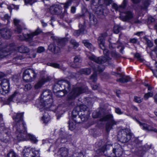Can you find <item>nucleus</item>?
Instances as JSON below:
<instances>
[{
  "label": "nucleus",
  "instance_id": "obj_47",
  "mask_svg": "<svg viewBox=\"0 0 157 157\" xmlns=\"http://www.w3.org/2000/svg\"><path fill=\"white\" fill-rule=\"evenodd\" d=\"M91 79L93 82H95L97 80V76L96 74L94 73L90 77Z\"/></svg>",
  "mask_w": 157,
  "mask_h": 157
},
{
  "label": "nucleus",
  "instance_id": "obj_11",
  "mask_svg": "<svg viewBox=\"0 0 157 157\" xmlns=\"http://www.w3.org/2000/svg\"><path fill=\"white\" fill-rule=\"evenodd\" d=\"M59 87V89H62L66 92H67L70 91L71 85L68 81L61 80L59 81L55 85L54 87Z\"/></svg>",
  "mask_w": 157,
  "mask_h": 157
},
{
  "label": "nucleus",
  "instance_id": "obj_25",
  "mask_svg": "<svg viewBox=\"0 0 157 157\" xmlns=\"http://www.w3.org/2000/svg\"><path fill=\"white\" fill-rule=\"evenodd\" d=\"M45 108L44 109H41V110L42 111L43 110L44 111V114H43V116L41 117V120L44 123L46 124L50 120V117L48 115L47 113H46L45 110V107L44 108ZM41 112V111H40Z\"/></svg>",
  "mask_w": 157,
  "mask_h": 157
},
{
  "label": "nucleus",
  "instance_id": "obj_26",
  "mask_svg": "<svg viewBox=\"0 0 157 157\" xmlns=\"http://www.w3.org/2000/svg\"><path fill=\"white\" fill-rule=\"evenodd\" d=\"M121 78L117 79V82H119L122 83L127 82L130 81L131 78L128 76H123L120 75Z\"/></svg>",
  "mask_w": 157,
  "mask_h": 157
},
{
  "label": "nucleus",
  "instance_id": "obj_58",
  "mask_svg": "<svg viewBox=\"0 0 157 157\" xmlns=\"http://www.w3.org/2000/svg\"><path fill=\"white\" fill-rule=\"evenodd\" d=\"M76 8L75 7H72L71 9V12L72 13H74L75 12Z\"/></svg>",
  "mask_w": 157,
  "mask_h": 157
},
{
  "label": "nucleus",
  "instance_id": "obj_14",
  "mask_svg": "<svg viewBox=\"0 0 157 157\" xmlns=\"http://www.w3.org/2000/svg\"><path fill=\"white\" fill-rule=\"evenodd\" d=\"M41 32V30L38 28L34 32L30 34H28L27 35L22 34L23 36L20 35L19 36L20 40H23L24 38L27 39H32L34 36L39 34Z\"/></svg>",
  "mask_w": 157,
  "mask_h": 157
},
{
  "label": "nucleus",
  "instance_id": "obj_17",
  "mask_svg": "<svg viewBox=\"0 0 157 157\" xmlns=\"http://www.w3.org/2000/svg\"><path fill=\"white\" fill-rule=\"evenodd\" d=\"M137 121L143 130L147 131H152L157 132V129L156 128L146 124L141 123L138 121Z\"/></svg>",
  "mask_w": 157,
  "mask_h": 157
},
{
  "label": "nucleus",
  "instance_id": "obj_64",
  "mask_svg": "<svg viewBox=\"0 0 157 157\" xmlns=\"http://www.w3.org/2000/svg\"><path fill=\"white\" fill-rule=\"evenodd\" d=\"M156 54L157 57V46L153 50Z\"/></svg>",
  "mask_w": 157,
  "mask_h": 157
},
{
  "label": "nucleus",
  "instance_id": "obj_42",
  "mask_svg": "<svg viewBox=\"0 0 157 157\" xmlns=\"http://www.w3.org/2000/svg\"><path fill=\"white\" fill-rule=\"evenodd\" d=\"M153 95V93L151 92H148L145 94L144 95V98L145 100H147L149 97L152 96Z\"/></svg>",
  "mask_w": 157,
  "mask_h": 157
},
{
  "label": "nucleus",
  "instance_id": "obj_57",
  "mask_svg": "<svg viewBox=\"0 0 157 157\" xmlns=\"http://www.w3.org/2000/svg\"><path fill=\"white\" fill-rule=\"evenodd\" d=\"M155 21V19L151 17H149L148 18V21L149 23L153 22Z\"/></svg>",
  "mask_w": 157,
  "mask_h": 157
},
{
  "label": "nucleus",
  "instance_id": "obj_1",
  "mask_svg": "<svg viewBox=\"0 0 157 157\" xmlns=\"http://www.w3.org/2000/svg\"><path fill=\"white\" fill-rule=\"evenodd\" d=\"M23 113H14L13 118L14 121L13 127L15 134L13 138L18 141L26 138L27 131L23 121Z\"/></svg>",
  "mask_w": 157,
  "mask_h": 157
},
{
  "label": "nucleus",
  "instance_id": "obj_15",
  "mask_svg": "<svg viewBox=\"0 0 157 157\" xmlns=\"http://www.w3.org/2000/svg\"><path fill=\"white\" fill-rule=\"evenodd\" d=\"M128 3V0H123L122 4L119 6L115 3H113L112 5V7L116 11H118L120 13H123Z\"/></svg>",
  "mask_w": 157,
  "mask_h": 157
},
{
  "label": "nucleus",
  "instance_id": "obj_35",
  "mask_svg": "<svg viewBox=\"0 0 157 157\" xmlns=\"http://www.w3.org/2000/svg\"><path fill=\"white\" fill-rule=\"evenodd\" d=\"M19 51L21 53H27L29 52V50L27 47L21 46L19 48Z\"/></svg>",
  "mask_w": 157,
  "mask_h": 157
},
{
  "label": "nucleus",
  "instance_id": "obj_23",
  "mask_svg": "<svg viewBox=\"0 0 157 157\" xmlns=\"http://www.w3.org/2000/svg\"><path fill=\"white\" fill-rule=\"evenodd\" d=\"M47 81V80L45 78H42L35 83L34 86V88L35 90H38Z\"/></svg>",
  "mask_w": 157,
  "mask_h": 157
},
{
  "label": "nucleus",
  "instance_id": "obj_53",
  "mask_svg": "<svg viewBox=\"0 0 157 157\" xmlns=\"http://www.w3.org/2000/svg\"><path fill=\"white\" fill-rule=\"evenodd\" d=\"M115 112L117 113L119 115L123 113L121 109L118 108H115Z\"/></svg>",
  "mask_w": 157,
  "mask_h": 157
},
{
  "label": "nucleus",
  "instance_id": "obj_62",
  "mask_svg": "<svg viewBox=\"0 0 157 157\" xmlns=\"http://www.w3.org/2000/svg\"><path fill=\"white\" fill-rule=\"evenodd\" d=\"M98 87V86L96 85H93L92 86V88L94 90L97 89Z\"/></svg>",
  "mask_w": 157,
  "mask_h": 157
},
{
  "label": "nucleus",
  "instance_id": "obj_3",
  "mask_svg": "<svg viewBox=\"0 0 157 157\" xmlns=\"http://www.w3.org/2000/svg\"><path fill=\"white\" fill-rule=\"evenodd\" d=\"M53 102V100L51 96V93L48 90L43 91L40 100L36 101V105L39 108L40 111H42L41 109H45L49 107Z\"/></svg>",
  "mask_w": 157,
  "mask_h": 157
},
{
  "label": "nucleus",
  "instance_id": "obj_27",
  "mask_svg": "<svg viewBox=\"0 0 157 157\" xmlns=\"http://www.w3.org/2000/svg\"><path fill=\"white\" fill-rule=\"evenodd\" d=\"M56 87H54L53 91V92L56 96L60 97L64 96L65 94L67 93L62 89H60L59 90L57 91L56 90Z\"/></svg>",
  "mask_w": 157,
  "mask_h": 157
},
{
  "label": "nucleus",
  "instance_id": "obj_49",
  "mask_svg": "<svg viewBox=\"0 0 157 157\" xmlns=\"http://www.w3.org/2000/svg\"><path fill=\"white\" fill-rule=\"evenodd\" d=\"M16 155L13 151H10L8 154L7 157H16Z\"/></svg>",
  "mask_w": 157,
  "mask_h": 157
},
{
  "label": "nucleus",
  "instance_id": "obj_19",
  "mask_svg": "<svg viewBox=\"0 0 157 157\" xmlns=\"http://www.w3.org/2000/svg\"><path fill=\"white\" fill-rule=\"evenodd\" d=\"M96 145L98 147V148L96 150L98 153L104 152L106 149V147L109 146V145L105 146L104 144H102V142L101 141H100L99 142L97 143Z\"/></svg>",
  "mask_w": 157,
  "mask_h": 157
},
{
  "label": "nucleus",
  "instance_id": "obj_29",
  "mask_svg": "<svg viewBox=\"0 0 157 157\" xmlns=\"http://www.w3.org/2000/svg\"><path fill=\"white\" fill-rule=\"evenodd\" d=\"M50 9L53 11L54 13H59L61 12L62 9L60 6L56 5L52 6Z\"/></svg>",
  "mask_w": 157,
  "mask_h": 157
},
{
  "label": "nucleus",
  "instance_id": "obj_16",
  "mask_svg": "<svg viewBox=\"0 0 157 157\" xmlns=\"http://www.w3.org/2000/svg\"><path fill=\"white\" fill-rule=\"evenodd\" d=\"M122 13H120V17L124 21H128L133 18V15L131 11H127L124 13V15H123Z\"/></svg>",
  "mask_w": 157,
  "mask_h": 157
},
{
  "label": "nucleus",
  "instance_id": "obj_56",
  "mask_svg": "<svg viewBox=\"0 0 157 157\" xmlns=\"http://www.w3.org/2000/svg\"><path fill=\"white\" fill-rule=\"evenodd\" d=\"M110 54L111 56L113 57L116 58L117 56V54L115 51H112Z\"/></svg>",
  "mask_w": 157,
  "mask_h": 157
},
{
  "label": "nucleus",
  "instance_id": "obj_38",
  "mask_svg": "<svg viewBox=\"0 0 157 157\" xmlns=\"http://www.w3.org/2000/svg\"><path fill=\"white\" fill-rule=\"evenodd\" d=\"M149 5V2L148 0H144L141 6V8L142 9L146 10Z\"/></svg>",
  "mask_w": 157,
  "mask_h": 157
},
{
  "label": "nucleus",
  "instance_id": "obj_50",
  "mask_svg": "<svg viewBox=\"0 0 157 157\" xmlns=\"http://www.w3.org/2000/svg\"><path fill=\"white\" fill-rule=\"evenodd\" d=\"M71 4V2L70 1H68L64 4H63L65 8H67Z\"/></svg>",
  "mask_w": 157,
  "mask_h": 157
},
{
  "label": "nucleus",
  "instance_id": "obj_5",
  "mask_svg": "<svg viewBox=\"0 0 157 157\" xmlns=\"http://www.w3.org/2000/svg\"><path fill=\"white\" fill-rule=\"evenodd\" d=\"M100 121H109L106 125L105 129L106 132H109L112 128V126L114 125H116L118 122L113 119V115L110 114L107 115H103L102 117L100 119Z\"/></svg>",
  "mask_w": 157,
  "mask_h": 157
},
{
  "label": "nucleus",
  "instance_id": "obj_2",
  "mask_svg": "<svg viewBox=\"0 0 157 157\" xmlns=\"http://www.w3.org/2000/svg\"><path fill=\"white\" fill-rule=\"evenodd\" d=\"M105 39L103 35L99 36L98 39V42L100 48L103 50V53L105 56L96 57L93 55L88 56V58L98 64H102L105 63L107 60L111 59L108 50L105 48L104 46Z\"/></svg>",
  "mask_w": 157,
  "mask_h": 157
},
{
  "label": "nucleus",
  "instance_id": "obj_22",
  "mask_svg": "<svg viewBox=\"0 0 157 157\" xmlns=\"http://www.w3.org/2000/svg\"><path fill=\"white\" fill-rule=\"evenodd\" d=\"M82 60L79 56H76L74 58V62L70 64V66L74 68L78 67L79 66V63H81Z\"/></svg>",
  "mask_w": 157,
  "mask_h": 157
},
{
  "label": "nucleus",
  "instance_id": "obj_30",
  "mask_svg": "<svg viewBox=\"0 0 157 157\" xmlns=\"http://www.w3.org/2000/svg\"><path fill=\"white\" fill-rule=\"evenodd\" d=\"M47 65L48 66H50L55 68L60 69L63 71H64L66 69V68L60 66L59 64L57 63H47Z\"/></svg>",
  "mask_w": 157,
  "mask_h": 157
},
{
  "label": "nucleus",
  "instance_id": "obj_7",
  "mask_svg": "<svg viewBox=\"0 0 157 157\" xmlns=\"http://www.w3.org/2000/svg\"><path fill=\"white\" fill-rule=\"evenodd\" d=\"M37 76L35 71L31 68L25 70L23 74V80L27 82H31L35 80Z\"/></svg>",
  "mask_w": 157,
  "mask_h": 157
},
{
  "label": "nucleus",
  "instance_id": "obj_9",
  "mask_svg": "<svg viewBox=\"0 0 157 157\" xmlns=\"http://www.w3.org/2000/svg\"><path fill=\"white\" fill-rule=\"evenodd\" d=\"M84 92V90L82 87H76L73 88L71 91L68 95L67 100H73L75 99L77 96Z\"/></svg>",
  "mask_w": 157,
  "mask_h": 157
},
{
  "label": "nucleus",
  "instance_id": "obj_34",
  "mask_svg": "<svg viewBox=\"0 0 157 157\" xmlns=\"http://www.w3.org/2000/svg\"><path fill=\"white\" fill-rule=\"evenodd\" d=\"M90 66L93 68V70L96 72L97 71H98L100 72H101L103 71L104 68H101L100 67L101 66V65L100 66H97L95 64L93 65H90Z\"/></svg>",
  "mask_w": 157,
  "mask_h": 157
},
{
  "label": "nucleus",
  "instance_id": "obj_18",
  "mask_svg": "<svg viewBox=\"0 0 157 157\" xmlns=\"http://www.w3.org/2000/svg\"><path fill=\"white\" fill-rule=\"evenodd\" d=\"M11 32L7 28L2 29L0 32V36H2L5 38H9L11 35Z\"/></svg>",
  "mask_w": 157,
  "mask_h": 157
},
{
  "label": "nucleus",
  "instance_id": "obj_10",
  "mask_svg": "<svg viewBox=\"0 0 157 157\" xmlns=\"http://www.w3.org/2000/svg\"><path fill=\"white\" fill-rule=\"evenodd\" d=\"M10 134L7 129L1 127H0V140L2 142L7 143L10 140Z\"/></svg>",
  "mask_w": 157,
  "mask_h": 157
},
{
  "label": "nucleus",
  "instance_id": "obj_40",
  "mask_svg": "<svg viewBox=\"0 0 157 157\" xmlns=\"http://www.w3.org/2000/svg\"><path fill=\"white\" fill-rule=\"evenodd\" d=\"M19 95V94L17 92H15L8 99V101H11L13 100L15 97L18 96Z\"/></svg>",
  "mask_w": 157,
  "mask_h": 157
},
{
  "label": "nucleus",
  "instance_id": "obj_63",
  "mask_svg": "<svg viewBox=\"0 0 157 157\" xmlns=\"http://www.w3.org/2000/svg\"><path fill=\"white\" fill-rule=\"evenodd\" d=\"M154 99L155 102L157 103V93L154 96Z\"/></svg>",
  "mask_w": 157,
  "mask_h": 157
},
{
  "label": "nucleus",
  "instance_id": "obj_37",
  "mask_svg": "<svg viewBox=\"0 0 157 157\" xmlns=\"http://www.w3.org/2000/svg\"><path fill=\"white\" fill-rule=\"evenodd\" d=\"M89 18L90 23L93 25H95L97 23V20L93 15L90 14Z\"/></svg>",
  "mask_w": 157,
  "mask_h": 157
},
{
  "label": "nucleus",
  "instance_id": "obj_46",
  "mask_svg": "<svg viewBox=\"0 0 157 157\" xmlns=\"http://www.w3.org/2000/svg\"><path fill=\"white\" fill-rule=\"evenodd\" d=\"M24 2L25 5L28 4L32 5L35 2V0H24Z\"/></svg>",
  "mask_w": 157,
  "mask_h": 157
},
{
  "label": "nucleus",
  "instance_id": "obj_6",
  "mask_svg": "<svg viewBox=\"0 0 157 157\" xmlns=\"http://www.w3.org/2000/svg\"><path fill=\"white\" fill-rule=\"evenodd\" d=\"M131 133L129 129H122L118 132L117 138L118 140L123 143L128 142L131 139Z\"/></svg>",
  "mask_w": 157,
  "mask_h": 157
},
{
  "label": "nucleus",
  "instance_id": "obj_36",
  "mask_svg": "<svg viewBox=\"0 0 157 157\" xmlns=\"http://www.w3.org/2000/svg\"><path fill=\"white\" fill-rule=\"evenodd\" d=\"M123 29V28L120 25H116L113 27V32L116 34L118 33L120 31Z\"/></svg>",
  "mask_w": 157,
  "mask_h": 157
},
{
  "label": "nucleus",
  "instance_id": "obj_45",
  "mask_svg": "<svg viewBox=\"0 0 157 157\" xmlns=\"http://www.w3.org/2000/svg\"><path fill=\"white\" fill-rule=\"evenodd\" d=\"M45 51V48L44 47L40 46L38 47L37 52L38 53H41L44 52Z\"/></svg>",
  "mask_w": 157,
  "mask_h": 157
},
{
  "label": "nucleus",
  "instance_id": "obj_55",
  "mask_svg": "<svg viewBox=\"0 0 157 157\" xmlns=\"http://www.w3.org/2000/svg\"><path fill=\"white\" fill-rule=\"evenodd\" d=\"M10 7L12 9H13L17 10H18L19 8L18 6L15 5L13 4Z\"/></svg>",
  "mask_w": 157,
  "mask_h": 157
},
{
  "label": "nucleus",
  "instance_id": "obj_41",
  "mask_svg": "<svg viewBox=\"0 0 157 157\" xmlns=\"http://www.w3.org/2000/svg\"><path fill=\"white\" fill-rule=\"evenodd\" d=\"M70 43L71 44L73 45V47L74 48H77L79 45L78 43L76 42L75 40H71L70 41Z\"/></svg>",
  "mask_w": 157,
  "mask_h": 157
},
{
  "label": "nucleus",
  "instance_id": "obj_48",
  "mask_svg": "<svg viewBox=\"0 0 157 157\" xmlns=\"http://www.w3.org/2000/svg\"><path fill=\"white\" fill-rule=\"evenodd\" d=\"M142 99L140 98L137 96H135L134 98V101L135 102L138 103H140L142 102Z\"/></svg>",
  "mask_w": 157,
  "mask_h": 157
},
{
  "label": "nucleus",
  "instance_id": "obj_44",
  "mask_svg": "<svg viewBox=\"0 0 157 157\" xmlns=\"http://www.w3.org/2000/svg\"><path fill=\"white\" fill-rule=\"evenodd\" d=\"M146 43L147 44L148 47H152L153 46V44L151 40H149L148 39H145Z\"/></svg>",
  "mask_w": 157,
  "mask_h": 157
},
{
  "label": "nucleus",
  "instance_id": "obj_32",
  "mask_svg": "<svg viewBox=\"0 0 157 157\" xmlns=\"http://www.w3.org/2000/svg\"><path fill=\"white\" fill-rule=\"evenodd\" d=\"M82 43L86 48L91 50H94V48L92 44L90 43L87 40H84L82 41Z\"/></svg>",
  "mask_w": 157,
  "mask_h": 157
},
{
  "label": "nucleus",
  "instance_id": "obj_54",
  "mask_svg": "<svg viewBox=\"0 0 157 157\" xmlns=\"http://www.w3.org/2000/svg\"><path fill=\"white\" fill-rule=\"evenodd\" d=\"M138 39L135 38L131 39L129 40L130 42L133 44L136 43Z\"/></svg>",
  "mask_w": 157,
  "mask_h": 157
},
{
  "label": "nucleus",
  "instance_id": "obj_20",
  "mask_svg": "<svg viewBox=\"0 0 157 157\" xmlns=\"http://www.w3.org/2000/svg\"><path fill=\"white\" fill-rule=\"evenodd\" d=\"M72 116L73 121H70L69 123V127L71 130L74 129L76 127V124L79 123L80 121L75 116Z\"/></svg>",
  "mask_w": 157,
  "mask_h": 157
},
{
  "label": "nucleus",
  "instance_id": "obj_52",
  "mask_svg": "<svg viewBox=\"0 0 157 157\" xmlns=\"http://www.w3.org/2000/svg\"><path fill=\"white\" fill-rule=\"evenodd\" d=\"M135 57L137 58V59L141 61L142 62L143 61V59L141 58L140 55L139 53H136L135 55Z\"/></svg>",
  "mask_w": 157,
  "mask_h": 157
},
{
  "label": "nucleus",
  "instance_id": "obj_59",
  "mask_svg": "<svg viewBox=\"0 0 157 157\" xmlns=\"http://www.w3.org/2000/svg\"><path fill=\"white\" fill-rule=\"evenodd\" d=\"M132 109L136 111H138V109L137 107L135 106H132L131 107Z\"/></svg>",
  "mask_w": 157,
  "mask_h": 157
},
{
  "label": "nucleus",
  "instance_id": "obj_12",
  "mask_svg": "<svg viewBox=\"0 0 157 157\" xmlns=\"http://www.w3.org/2000/svg\"><path fill=\"white\" fill-rule=\"evenodd\" d=\"M10 83L8 80L2 79L0 83V92L1 94L5 95L9 92Z\"/></svg>",
  "mask_w": 157,
  "mask_h": 157
},
{
  "label": "nucleus",
  "instance_id": "obj_60",
  "mask_svg": "<svg viewBox=\"0 0 157 157\" xmlns=\"http://www.w3.org/2000/svg\"><path fill=\"white\" fill-rule=\"evenodd\" d=\"M3 118L2 114H0V124L3 123Z\"/></svg>",
  "mask_w": 157,
  "mask_h": 157
},
{
  "label": "nucleus",
  "instance_id": "obj_33",
  "mask_svg": "<svg viewBox=\"0 0 157 157\" xmlns=\"http://www.w3.org/2000/svg\"><path fill=\"white\" fill-rule=\"evenodd\" d=\"M91 71L89 68H85L81 69L79 71V73L81 74H84L86 75H88L91 73Z\"/></svg>",
  "mask_w": 157,
  "mask_h": 157
},
{
  "label": "nucleus",
  "instance_id": "obj_8",
  "mask_svg": "<svg viewBox=\"0 0 157 157\" xmlns=\"http://www.w3.org/2000/svg\"><path fill=\"white\" fill-rule=\"evenodd\" d=\"M39 150H36L35 148L25 147L23 151V157H38Z\"/></svg>",
  "mask_w": 157,
  "mask_h": 157
},
{
  "label": "nucleus",
  "instance_id": "obj_24",
  "mask_svg": "<svg viewBox=\"0 0 157 157\" xmlns=\"http://www.w3.org/2000/svg\"><path fill=\"white\" fill-rule=\"evenodd\" d=\"M69 150L65 147L60 148L58 151V154L61 157H67L68 155Z\"/></svg>",
  "mask_w": 157,
  "mask_h": 157
},
{
  "label": "nucleus",
  "instance_id": "obj_21",
  "mask_svg": "<svg viewBox=\"0 0 157 157\" xmlns=\"http://www.w3.org/2000/svg\"><path fill=\"white\" fill-rule=\"evenodd\" d=\"M13 22L14 25L17 27L16 29L15 30V32L17 33H20L22 31V29L20 26L21 24V21L17 19H14L13 20Z\"/></svg>",
  "mask_w": 157,
  "mask_h": 157
},
{
  "label": "nucleus",
  "instance_id": "obj_13",
  "mask_svg": "<svg viewBox=\"0 0 157 157\" xmlns=\"http://www.w3.org/2000/svg\"><path fill=\"white\" fill-rule=\"evenodd\" d=\"M113 153H111L109 156L111 157H119L121 156L122 154L123 149L121 145L116 143L115 146L112 150Z\"/></svg>",
  "mask_w": 157,
  "mask_h": 157
},
{
  "label": "nucleus",
  "instance_id": "obj_61",
  "mask_svg": "<svg viewBox=\"0 0 157 157\" xmlns=\"http://www.w3.org/2000/svg\"><path fill=\"white\" fill-rule=\"evenodd\" d=\"M143 33V32H138L135 33V35L140 36L141 34H142Z\"/></svg>",
  "mask_w": 157,
  "mask_h": 157
},
{
  "label": "nucleus",
  "instance_id": "obj_43",
  "mask_svg": "<svg viewBox=\"0 0 157 157\" xmlns=\"http://www.w3.org/2000/svg\"><path fill=\"white\" fill-rule=\"evenodd\" d=\"M101 2H104V3L106 5H109L111 3V0H100L98 1V3L101 5L100 3Z\"/></svg>",
  "mask_w": 157,
  "mask_h": 157
},
{
  "label": "nucleus",
  "instance_id": "obj_39",
  "mask_svg": "<svg viewBox=\"0 0 157 157\" xmlns=\"http://www.w3.org/2000/svg\"><path fill=\"white\" fill-rule=\"evenodd\" d=\"M84 30V29H80L79 30H75L73 34L74 36L77 37L80 34H82Z\"/></svg>",
  "mask_w": 157,
  "mask_h": 157
},
{
  "label": "nucleus",
  "instance_id": "obj_4",
  "mask_svg": "<svg viewBox=\"0 0 157 157\" xmlns=\"http://www.w3.org/2000/svg\"><path fill=\"white\" fill-rule=\"evenodd\" d=\"M87 107L85 105H81L75 108L72 112V116L76 117L78 115L79 117L77 119L79 118L82 121H85L87 120L90 115V113L87 109Z\"/></svg>",
  "mask_w": 157,
  "mask_h": 157
},
{
  "label": "nucleus",
  "instance_id": "obj_28",
  "mask_svg": "<svg viewBox=\"0 0 157 157\" xmlns=\"http://www.w3.org/2000/svg\"><path fill=\"white\" fill-rule=\"evenodd\" d=\"M48 49L52 52L57 53L60 50L59 48L57 46H56L54 44H51L48 47Z\"/></svg>",
  "mask_w": 157,
  "mask_h": 157
},
{
  "label": "nucleus",
  "instance_id": "obj_51",
  "mask_svg": "<svg viewBox=\"0 0 157 157\" xmlns=\"http://www.w3.org/2000/svg\"><path fill=\"white\" fill-rule=\"evenodd\" d=\"M32 86L30 84H28L26 85L24 87V89L25 90H28L31 89Z\"/></svg>",
  "mask_w": 157,
  "mask_h": 157
},
{
  "label": "nucleus",
  "instance_id": "obj_31",
  "mask_svg": "<svg viewBox=\"0 0 157 157\" xmlns=\"http://www.w3.org/2000/svg\"><path fill=\"white\" fill-rule=\"evenodd\" d=\"M28 139H29L33 143H36L38 141L36 138L33 135L27 133L26 138L24 139V140H26Z\"/></svg>",
  "mask_w": 157,
  "mask_h": 157
}]
</instances>
